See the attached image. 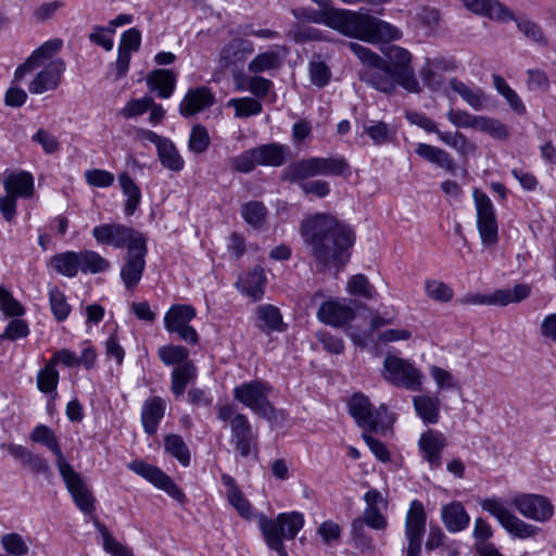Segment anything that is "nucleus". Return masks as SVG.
Instances as JSON below:
<instances>
[{"mask_svg": "<svg viewBox=\"0 0 556 556\" xmlns=\"http://www.w3.org/2000/svg\"><path fill=\"white\" fill-rule=\"evenodd\" d=\"M318 319L333 327H341L350 323L355 317L354 309L339 301H326L317 311Z\"/></svg>", "mask_w": 556, "mask_h": 556, "instance_id": "nucleus-22", "label": "nucleus"}, {"mask_svg": "<svg viewBox=\"0 0 556 556\" xmlns=\"http://www.w3.org/2000/svg\"><path fill=\"white\" fill-rule=\"evenodd\" d=\"M3 187L14 198L27 199L34 192V177L28 172L12 173L4 179Z\"/></svg>", "mask_w": 556, "mask_h": 556, "instance_id": "nucleus-35", "label": "nucleus"}, {"mask_svg": "<svg viewBox=\"0 0 556 556\" xmlns=\"http://www.w3.org/2000/svg\"><path fill=\"white\" fill-rule=\"evenodd\" d=\"M475 206L477 226L483 243H494L497 240V222L491 199L484 192L475 189Z\"/></svg>", "mask_w": 556, "mask_h": 556, "instance_id": "nucleus-14", "label": "nucleus"}, {"mask_svg": "<svg viewBox=\"0 0 556 556\" xmlns=\"http://www.w3.org/2000/svg\"><path fill=\"white\" fill-rule=\"evenodd\" d=\"M254 149L261 166L279 167L291 156L289 146L278 142L261 144Z\"/></svg>", "mask_w": 556, "mask_h": 556, "instance_id": "nucleus-29", "label": "nucleus"}, {"mask_svg": "<svg viewBox=\"0 0 556 556\" xmlns=\"http://www.w3.org/2000/svg\"><path fill=\"white\" fill-rule=\"evenodd\" d=\"M445 70V66L441 65V61L427 62V64L420 70V77L426 87L431 90H438L443 84V76L438 70Z\"/></svg>", "mask_w": 556, "mask_h": 556, "instance_id": "nucleus-58", "label": "nucleus"}, {"mask_svg": "<svg viewBox=\"0 0 556 556\" xmlns=\"http://www.w3.org/2000/svg\"><path fill=\"white\" fill-rule=\"evenodd\" d=\"M413 404L416 414L425 424H437L439 421L441 403L438 396H414Z\"/></svg>", "mask_w": 556, "mask_h": 556, "instance_id": "nucleus-37", "label": "nucleus"}, {"mask_svg": "<svg viewBox=\"0 0 556 556\" xmlns=\"http://www.w3.org/2000/svg\"><path fill=\"white\" fill-rule=\"evenodd\" d=\"M314 157L293 162L285 169V178L292 182H303L307 178L317 176Z\"/></svg>", "mask_w": 556, "mask_h": 556, "instance_id": "nucleus-46", "label": "nucleus"}, {"mask_svg": "<svg viewBox=\"0 0 556 556\" xmlns=\"http://www.w3.org/2000/svg\"><path fill=\"white\" fill-rule=\"evenodd\" d=\"M511 21H515L518 29L527 38H529L530 40H532L533 42H535L542 47L547 46L548 41H547L546 37L544 36L542 27L539 24H536L535 22H533L527 17H521V16L516 17L515 15Z\"/></svg>", "mask_w": 556, "mask_h": 556, "instance_id": "nucleus-53", "label": "nucleus"}, {"mask_svg": "<svg viewBox=\"0 0 556 556\" xmlns=\"http://www.w3.org/2000/svg\"><path fill=\"white\" fill-rule=\"evenodd\" d=\"M157 157L163 167L179 173L185 167V161L170 139H166L156 149Z\"/></svg>", "mask_w": 556, "mask_h": 556, "instance_id": "nucleus-40", "label": "nucleus"}, {"mask_svg": "<svg viewBox=\"0 0 556 556\" xmlns=\"http://www.w3.org/2000/svg\"><path fill=\"white\" fill-rule=\"evenodd\" d=\"M315 173L321 176H341L349 172V163L343 156L318 157L315 156Z\"/></svg>", "mask_w": 556, "mask_h": 556, "instance_id": "nucleus-43", "label": "nucleus"}, {"mask_svg": "<svg viewBox=\"0 0 556 556\" xmlns=\"http://www.w3.org/2000/svg\"><path fill=\"white\" fill-rule=\"evenodd\" d=\"M447 441L443 433L429 429L424 432L418 441L422 458L426 459L431 469L440 468L442 465L441 454L446 447Z\"/></svg>", "mask_w": 556, "mask_h": 556, "instance_id": "nucleus-20", "label": "nucleus"}, {"mask_svg": "<svg viewBox=\"0 0 556 556\" xmlns=\"http://www.w3.org/2000/svg\"><path fill=\"white\" fill-rule=\"evenodd\" d=\"M346 290L354 296L371 300L377 292L375 287L369 282L368 278L363 274H357L348 280Z\"/></svg>", "mask_w": 556, "mask_h": 556, "instance_id": "nucleus-52", "label": "nucleus"}, {"mask_svg": "<svg viewBox=\"0 0 556 556\" xmlns=\"http://www.w3.org/2000/svg\"><path fill=\"white\" fill-rule=\"evenodd\" d=\"M165 451L175 457L182 466L190 464V452L184 439L178 434H168L164 439Z\"/></svg>", "mask_w": 556, "mask_h": 556, "instance_id": "nucleus-50", "label": "nucleus"}, {"mask_svg": "<svg viewBox=\"0 0 556 556\" xmlns=\"http://www.w3.org/2000/svg\"><path fill=\"white\" fill-rule=\"evenodd\" d=\"M349 412L356 424L365 429V432L377 431L381 421L382 412H387L384 405L374 410V407L367 396L362 393L354 394L349 402Z\"/></svg>", "mask_w": 556, "mask_h": 556, "instance_id": "nucleus-16", "label": "nucleus"}, {"mask_svg": "<svg viewBox=\"0 0 556 556\" xmlns=\"http://www.w3.org/2000/svg\"><path fill=\"white\" fill-rule=\"evenodd\" d=\"M308 76L313 86L324 88L329 85L332 73L320 55H314L308 62Z\"/></svg>", "mask_w": 556, "mask_h": 556, "instance_id": "nucleus-47", "label": "nucleus"}, {"mask_svg": "<svg viewBox=\"0 0 556 556\" xmlns=\"http://www.w3.org/2000/svg\"><path fill=\"white\" fill-rule=\"evenodd\" d=\"M177 77L169 70H154L146 78L150 91L156 92L161 99H168L176 88Z\"/></svg>", "mask_w": 556, "mask_h": 556, "instance_id": "nucleus-30", "label": "nucleus"}, {"mask_svg": "<svg viewBox=\"0 0 556 556\" xmlns=\"http://www.w3.org/2000/svg\"><path fill=\"white\" fill-rule=\"evenodd\" d=\"M350 49L367 66L361 74L363 81L381 92L391 93L395 90L399 79L387 61L356 42H350Z\"/></svg>", "mask_w": 556, "mask_h": 556, "instance_id": "nucleus-4", "label": "nucleus"}, {"mask_svg": "<svg viewBox=\"0 0 556 556\" xmlns=\"http://www.w3.org/2000/svg\"><path fill=\"white\" fill-rule=\"evenodd\" d=\"M292 15L298 21L324 24L344 36L370 43L395 41L403 35L401 29L389 22L356 11L341 9L326 12L301 7L293 9Z\"/></svg>", "mask_w": 556, "mask_h": 556, "instance_id": "nucleus-1", "label": "nucleus"}, {"mask_svg": "<svg viewBox=\"0 0 556 556\" xmlns=\"http://www.w3.org/2000/svg\"><path fill=\"white\" fill-rule=\"evenodd\" d=\"M254 43L249 39L233 38L219 52L222 66L230 67L243 63L254 52Z\"/></svg>", "mask_w": 556, "mask_h": 556, "instance_id": "nucleus-25", "label": "nucleus"}, {"mask_svg": "<svg viewBox=\"0 0 556 556\" xmlns=\"http://www.w3.org/2000/svg\"><path fill=\"white\" fill-rule=\"evenodd\" d=\"M230 105L236 110V117L241 118L258 115L263 110L261 101L251 97L232 99Z\"/></svg>", "mask_w": 556, "mask_h": 556, "instance_id": "nucleus-59", "label": "nucleus"}, {"mask_svg": "<svg viewBox=\"0 0 556 556\" xmlns=\"http://www.w3.org/2000/svg\"><path fill=\"white\" fill-rule=\"evenodd\" d=\"M450 87L473 110L481 111L484 108L485 96L481 88H472L457 78L450 80Z\"/></svg>", "mask_w": 556, "mask_h": 556, "instance_id": "nucleus-39", "label": "nucleus"}, {"mask_svg": "<svg viewBox=\"0 0 556 556\" xmlns=\"http://www.w3.org/2000/svg\"><path fill=\"white\" fill-rule=\"evenodd\" d=\"M471 12L491 20L506 23L514 18V13L497 0H460Z\"/></svg>", "mask_w": 556, "mask_h": 556, "instance_id": "nucleus-27", "label": "nucleus"}, {"mask_svg": "<svg viewBox=\"0 0 556 556\" xmlns=\"http://www.w3.org/2000/svg\"><path fill=\"white\" fill-rule=\"evenodd\" d=\"M254 326L267 336L287 330L280 309L271 304H262L256 307Z\"/></svg>", "mask_w": 556, "mask_h": 556, "instance_id": "nucleus-23", "label": "nucleus"}, {"mask_svg": "<svg viewBox=\"0 0 556 556\" xmlns=\"http://www.w3.org/2000/svg\"><path fill=\"white\" fill-rule=\"evenodd\" d=\"M480 506L497 519L503 529L511 536L526 540L536 536L541 529L518 518L508 509L501 497H488L481 501Z\"/></svg>", "mask_w": 556, "mask_h": 556, "instance_id": "nucleus-6", "label": "nucleus"}, {"mask_svg": "<svg viewBox=\"0 0 556 556\" xmlns=\"http://www.w3.org/2000/svg\"><path fill=\"white\" fill-rule=\"evenodd\" d=\"M147 245H127L125 262L121 267V279L127 290L135 289L146 267Z\"/></svg>", "mask_w": 556, "mask_h": 556, "instance_id": "nucleus-17", "label": "nucleus"}, {"mask_svg": "<svg viewBox=\"0 0 556 556\" xmlns=\"http://www.w3.org/2000/svg\"><path fill=\"white\" fill-rule=\"evenodd\" d=\"M531 289L526 283H518L513 289H497L490 294L467 293L459 302L471 305H496L506 306L510 303H518L530 295Z\"/></svg>", "mask_w": 556, "mask_h": 556, "instance_id": "nucleus-9", "label": "nucleus"}, {"mask_svg": "<svg viewBox=\"0 0 556 556\" xmlns=\"http://www.w3.org/2000/svg\"><path fill=\"white\" fill-rule=\"evenodd\" d=\"M301 233L306 243H354V229L327 213H316L303 219Z\"/></svg>", "mask_w": 556, "mask_h": 556, "instance_id": "nucleus-2", "label": "nucleus"}, {"mask_svg": "<svg viewBox=\"0 0 556 556\" xmlns=\"http://www.w3.org/2000/svg\"><path fill=\"white\" fill-rule=\"evenodd\" d=\"M197 376V367L191 362L176 366L170 376V390L178 397L184 394L188 383Z\"/></svg>", "mask_w": 556, "mask_h": 556, "instance_id": "nucleus-41", "label": "nucleus"}, {"mask_svg": "<svg viewBox=\"0 0 556 556\" xmlns=\"http://www.w3.org/2000/svg\"><path fill=\"white\" fill-rule=\"evenodd\" d=\"M128 468L135 473L143 477L160 490L166 492L178 503L184 504L187 501L186 494L182 492V490L174 482L169 476H167L160 468L147 464L142 460H134L129 463Z\"/></svg>", "mask_w": 556, "mask_h": 556, "instance_id": "nucleus-11", "label": "nucleus"}, {"mask_svg": "<svg viewBox=\"0 0 556 556\" xmlns=\"http://www.w3.org/2000/svg\"><path fill=\"white\" fill-rule=\"evenodd\" d=\"M166 401L161 396L148 397L141 407V424L147 434L156 433L159 425L165 415Z\"/></svg>", "mask_w": 556, "mask_h": 556, "instance_id": "nucleus-26", "label": "nucleus"}, {"mask_svg": "<svg viewBox=\"0 0 556 556\" xmlns=\"http://www.w3.org/2000/svg\"><path fill=\"white\" fill-rule=\"evenodd\" d=\"M415 153L427 162L432 163L448 173L453 174L456 170L457 166L453 157L441 148L428 143H418L416 146Z\"/></svg>", "mask_w": 556, "mask_h": 556, "instance_id": "nucleus-34", "label": "nucleus"}, {"mask_svg": "<svg viewBox=\"0 0 556 556\" xmlns=\"http://www.w3.org/2000/svg\"><path fill=\"white\" fill-rule=\"evenodd\" d=\"M511 505L523 517L545 522L554 515V506L552 502L544 495L521 493L511 498Z\"/></svg>", "mask_w": 556, "mask_h": 556, "instance_id": "nucleus-12", "label": "nucleus"}, {"mask_svg": "<svg viewBox=\"0 0 556 556\" xmlns=\"http://www.w3.org/2000/svg\"><path fill=\"white\" fill-rule=\"evenodd\" d=\"M426 522L427 514L422 503L418 500L412 501L405 519L406 556H420Z\"/></svg>", "mask_w": 556, "mask_h": 556, "instance_id": "nucleus-8", "label": "nucleus"}, {"mask_svg": "<svg viewBox=\"0 0 556 556\" xmlns=\"http://www.w3.org/2000/svg\"><path fill=\"white\" fill-rule=\"evenodd\" d=\"M257 520L265 543L279 556H287L283 540H293L304 525L303 515L298 511L281 513L275 519L261 513Z\"/></svg>", "mask_w": 556, "mask_h": 556, "instance_id": "nucleus-3", "label": "nucleus"}, {"mask_svg": "<svg viewBox=\"0 0 556 556\" xmlns=\"http://www.w3.org/2000/svg\"><path fill=\"white\" fill-rule=\"evenodd\" d=\"M29 439L35 443L42 444L55 455L58 469L68 464L61 450L56 434L48 426H36L30 432Z\"/></svg>", "mask_w": 556, "mask_h": 556, "instance_id": "nucleus-33", "label": "nucleus"}, {"mask_svg": "<svg viewBox=\"0 0 556 556\" xmlns=\"http://www.w3.org/2000/svg\"><path fill=\"white\" fill-rule=\"evenodd\" d=\"M157 356L165 366H180V364L191 362L189 351L182 345L166 344L160 346Z\"/></svg>", "mask_w": 556, "mask_h": 556, "instance_id": "nucleus-48", "label": "nucleus"}, {"mask_svg": "<svg viewBox=\"0 0 556 556\" xmlns=\"http://www.w3.org/2000/svg\"><path fill=\"white\" fill-rule=\"evenodd\" d=\"M387 56L389 59V66L392 67L397 76L399 85L408 92H419L420 86L410 65L412 54L409 51L402 47L393 46L389 49Z\"/></svg>", "mask_w": 556, "mask_h": 556, "instance_id": "nucleus-15", "label": "nucleus"}, {"mask_svg": "<svg viewBox=\"0 0 556 556\" xmlns=\"http://www.w3.org/2000/svg\"><path fill=\"white\" fill-rule=\"evenodd\" d=\"M477 129L501 140L509 135L506 125L493 117L480 116Z\"/></svg>", "mask_w": 556, "mask_h": 556, "instance_id": "nucleus-64", "label": "nucleus"}, {"mask_svg": "<svg viewBox=\"0 0 556 556\" xmlns=\"http://www.w3.org/2000/svg\"><path fill=\"white\" fill-rule=\"evenodd\" d=\"M92 235L99 243H146L142 233L122 224L96 226Z\"/></svg>", "mask_w": 556, "mask_h": 556, "instance_id": "nucleus-18", "label": "nucleus"}, {"mask_svg": "<svg viewBox=\"0 0 556 556\" xmlns=\"http://www.w3.org/2000/svg\"><path fill=\"white\" fill-rule=\"evenodd\" d=\"M441 517L445 528L452 533L466 529L470 522V517L464 505L457 501L442 506Z\"/></svg>", "mask_w": 556, "mask_h": 556, "instance_id": "nucleus-31", "label": "nucleus"}, {"mask_svg": "<svg viewBox=\"0 0 556 556\" xmlns=\"http://www.w3.org/2000/svg\"><path fill=\"white\" fill-rule=\"evenodd\" d=\"M51 265L59 274L75 277L81 267L79 253L65 252L58 254L51 258Z\"/></svg>", "mask_w": 556, "mask_h": 556, "instance_id": "nucleus-44", "label": "nucleus"}, {"mask_svg": "<svg viewBox=\"0 0 556 556\" xmlns=\"http://www.w3.org/2000/svg\"><path fill=\"white\" fill-rule=\"evenodd\" d=\"M2 548L12 556H26L29 552V546L24 538L15 532L7 533L1 538Z\"/></svg>", "mask_w": 556, "mask_h": 556, "instance_id": "nucleus-60", "label": "nucleus"}, {"mask_svg": "<svg viewBox=\"0 0 556 556\" xmlns=\"http://www.w3.org/2000/svg\"><path fill=\"white\" fill-rule=\"evenodd\" d=\"M117 179L122 192L126 197L124 203V213L126 216H131L135 214L141 203V190L127 172L121 173Z\"/></svg>", "mask_w": 556, "mask_h": 556, "instance_id": "nucleus-36", "label": "nucleus"}, {"mask_svg": "<svg viewBox=\"0 0 556 556\" xmlns=\"http://www.w3.org/2000/svg\"><path fill=\"white\" fill-rule=\"evenodd\" d=\"M492 80L496 91L507 101L510 109L518 115H526L527 108L519 94L500 75L493 74Z\"/></svg>", "mask_w": 556, "mask_h": 556, "instance_id": "nucleus-42", "label": "nucleus"}, {"mask_svg": "<svg viewBox=\"0 0 556 556\" xmlns=\"http://www.w3.org/2000/svg\"><path fill=\"white\" fill-rule=\"evenodd\" d=\"M66 70L65 62L62 59H54L41 70L30 81L28 90L34 94H41L47 91L55 90Z\"/></svg>", "mask_w": 556, "mask_h": 556, "instance_id": "nucleus-19", "label": "nucleus"}, {"mask_svg": "<svg viewBox=\"0 0 556 556\" xmlns=\"http://www.w3.org/2000/svg\"><path fill=\"white\" fill-rule=\"evenodd\" d=\"M274 84L270 79H267L258 74H254L253 76L243 77L242 85L238 86L240 90H249L253 96L258 99H264Z\"/></svg>", "mask_w": 556, "mask_h": 556, "instance_id": "nucleus-51", "label": "nucleus"}, {"mask_svg": "<svg viewBox=\"0 0 556 556\" xmlns=\"http://www.w3.org/2000/svg\"><path fill=\"white\" fill-rule=\"evenodd\" d=\"M381 375L387 382L408 391H419L422 386V372L396 355H386Z\"/></svg>", "mask_w": 556, "mask_h": 556, "instance_id": "nucleus-7", "label": "nucleus"}, {"mask_svg": "<svg viewBox=\"0 0 556 556\" xmlns=\"http://www.w3.org/2000/svg\"><path fill=\"white\" fill-rule=\"evenodd\" d=\"M229 163L232 170L244 174L252 172L258 165L255 149H249L231 157Z\"/></svg>", "mask_w": 556, "mask_h": 556, "instance_id": "nucleus-63", "label": "nucleus"}, {"mask_svg": "<svg viewBox=\"0 0 556 556\" xmlns=\"http://www.w3.org/2000/svg\"><path fill=\"white\" fill-rule=\"evenodd\" d=\"M350 245H314L313 255L326 267L340 269L349 261Z\"/></svg>", "mask_w": 556, "mask_h": 556, "instance_id": "nucleus-32", "label": "nucleus"}, {"mask_svg": "<svg viewBox=\"0 0 556 556\" xmlns=\"http://www.w3.org/2000/svg\"><path fill=\"white\" fill-rule=\"evenodd\" d=\"M241 216L247 224L260 229L266 222L267 208L262 202L250 201L241 206Z\"/></svg>", "mask_w": 556, "mask_h": 556, "instance_id": "nucleus-49", "label": "nucleus"}, {"mask_svg": "<svg viewBox=\"0 0 556 556\" xmlns=\"http://www.w3.org/2000/svg\"><path fill=\"white\" fill-rule=\"evenodd\" d=\"M281 63L282 61L279 52L275 50H267L258 53L253 60H251L248 64V70L250 73L261 74L278 70L281 66Z\"/></svg>", "mask_w": 556, "mask_h": 556, "instance_id": "nucleus-45", "label": "nucleus"}, {"mask_svg": "<svg viewBox=\"0 0 556 556\" xmlns=\"http://www.w3.org/2000/svg\"><path fill=\"white\" fill-rule=\"evenodd\" d=\"M195 317V309L190 305H174L164 316V325L168 332H175Z\"/></svg>", "mask_w": 556, "mask_h": 556, "instance_id": "nucleus-38", "label": "nucleus"}, {"mask_svg": "<svg viewBox=\"0 0 556 556\" xmlns=\"http://www.w3.org/2000/svg\"><path fill=\"white\" fill-rule=\"evenodd\" d=\"M288 36L296 43H304L307 41H326L327 36L315 27L305 25H294L289 30Z\"/></svg>", "mask_w": 556, "mask_h": 556, "instance_id": "nucleus-56", "label": "nucleus"}, {"mask_svg": "<svg viewBox=\"0 0 556 556\" xmlns=\"http://www.w3.org/2000/svg\"><path fill=\"white\" fill-rule=\"evenodd\" d=\"M231 443L243 458L254 455L257 458V434L253 431L249 418L243 414L235 415L230 420Z\"/></svg>", "mask_w": 556, "mask_h": 556, "instance_id": "nucleus-10", "label": "nucleus"}, {"mask_svg": "<svg viewBox=\"0 0 556 556\" xmlns=\"http://www.w3.org/2000/svg\"><path fill=\"white\" fill-rule=\"evenodd\" d=\"M271 387L261 380H252L237 386L233 397L250 408L255 415L273 421L277 418V410L268 400Z\"/></svg>", "mask_w": 556, "mask_h": 556, "instance_id": "nucleus-5", "label": "nucleus"}, {"mask_svg": "<svg viewBox=\"0 0 556 556\" xmlns=\"http://www.w3.org/2000/svg\"><path fill=\"white\" fill-rule=\"evenodd\" d=\"M9 454L21 465L27 468L34 475H42L46 478L51 476V469L47 459L38 454L33 453L27 447L18 444H8Z\"/></svg>", "mask_w": 556, "mask_h": 556, "instance_id": "nucleus-21", "label": "nucleus"}, {"mask_svg": "<svg viewBox=\"0 0 556 556\" xmlns=\"http://www.w3.org/2000/svg\"><path fill=\"white\" fill-rule=\"evenodd\" d=\"M59 472L76 506L85 514L94 511V497L81 476L68 463Z\"/></svg>", "mask_w": 556, "mask_h": 556, "instance_id": "nucleus-13", "label": "nucleus"}, {"mask_svg": "<svg viewBox=\"0 0 556 556\" xmlns=\"http://www.w3.org/2000/svg\"><path fill=\"white\" fill-rule=\"evenodd\" d=\"M228 503L244 519L251 520L255 515L251 503L244 496L240 489H233L226 493Z\"/></svg>", "mask_w": 556, "mask_h": 556, "instance_id": "nucleus-61", "label": "nucleus"}, {"mask_svg": "<svg viewBox=\"0 0 556 556\" xmlns=\"http://www.w3.org/2000/svg\"><path fill=\"white\" fill-rule=\"evenodd\" d=\"M211 138L207 129L201 125L197 124L191 128L189 139H188V149L193 154H202L205 153L210 147Z\"/></svg>", "mask_w": 556, "mask_h": 556, "instance_id": "nucleus-54", "label": "nucleus"}, {"mask_svg": "<svg viewBox=\"0 0 556 556\" xmlns=\"http://www.w3.org/2000/svg\"><path fill=\"white\" fill-rule=\"evenodd\" d=\"M58 382L59 372L54 364L49 362L37 375V387L41 392L50 393L56 389Z\"/></svg>", "mask_w": 556, "mask_h": 556, "instance_id": "nucleus-62", "label": "nucleus"}, {"mask_svg": "<svg viewBox=\"0 0 556 556\" xmlns=\"http://www.w3.org/2000/svg\"><path fill=\"white\" fill-rule=\"evenodd\" d=\"M81 267L84 273H104L111 267V263L93 251H84L79 253Z\"/></svg>", "mask_w": 556, "mask_h": 556, "instance_id": "nucleus-55", "label": "nucleus"}, {"mask_svg": "<svg viewBox=\"0 0 556 556\" xmlns=\"http://www.w3.org/2000/svg\"><path fill=\"white\" fill-rule=\"evenodd\" d=\"M214 102L215 97L207 87L189 89L179 104V112L182 116L190 117L212 106Z\"/></svg>", "mask_w": 556, "mask_h": 556, "instance_id": "nucleus-24", "label": "nucleus"}, {"mask_svg": "<svg viewBox=\"0 0 556 556\" xmlns=\"http://www.w3.org/2000/svg\"><path fill=\"white\" fill-rule=\"evenodd\" d=\"M49 302L51 312L58 321H63L68 317L71 305L60 289L54 287L49 290Z\"/></svg>", "mask_w": 556, "mask_h": 556, "instance_id": "nucleus-57", "label": "nucleus"}, {"mask_svg": "<svg viewBox=\"0 0 556 556\" xmlns=\"http://www.w3.org/2000/svg\"><path fill=\"white\" fill-rule=\"evenodd\" d=\"M266 282L267 279L264 268L256 265L251 270L242 274L236 282V286L242 294L252 298L254 301H258L264 295Z\"/></svg>", "mask_w": 556, "mask_h": 556, "instance_id": "nucleus-28", "label": "nucleus"}]
</instances>
